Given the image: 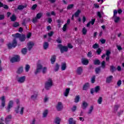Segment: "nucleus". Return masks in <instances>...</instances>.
I'll use <instances>...</instances> for the list:
<instances>
[{
  "label": "nucleus",
  "mask_w": 124,
  "mask_h": 124,
  "mask_svg": "<svg viewBox=\"0 0 124 124\" xmlns=\"http://www.w3.org/2000/svg\"><path fill=\"white\" fill-rule=\"evenodd\" d=\"M12 36L13 37H15V38L13 39L12 44L9 43L7 44V46L8 49H12L13 48H15L16 46H17V40L16 38H19L20 41L21 42H23L26 40V36L24 34L21 35V34L19 33H16L14 34H12Z\"/></svg>",
  "instance_id": "nucleus-1"
},
{
  "label": "nucleus",
  "mask_w": 124,
  "mask_h": 124,
  "mask_svg": "<svg viewBox=\"0 0 124 124\" xmlns=\"http://www.w3.org/2000/svg\"><path fill=\"white\" fill-rule=\"evenodd\" d=\"M53 86V80L52 78H48L47 81L45 82V88L46 91H49Z\"/></svg>",
  "instance_id": "nucleus-2"
},
{
  "label": "nucleus",
  "mask_w": 124,
  "mask_h": 124,
  "mask_svg": "<svg viewBox=\"0 0 124 124\" xmlns=\"http://www.w3.org/2000/svg\"><path fill=\"white\" fill-rule=\"evenodd\" d=\"M57 46L58 48H59L62 54L64 53V52H67L68 51V47L66 46H63L62 44H59Z\"/></svg>",
  "instance_id": "nucleus-3"
},
{
  "label": "nucleus",
  "mask_w": 124,
  "mask_h": 124,
  "mask_svg": "<svg viewBox=\"0 0 124 124\" xmlns=\"http://www.w3.org/2000/svg\"><path fill=\"white\" fill-rule=\"evenodd\" d=\"M42 68H43V66H42V64L41 63H37L36 70L34 71L35 75H37L38 73H40V71H41V69H42Z\"/></svg>",
  "instance_id": "nucleus-4"
},
{
  "label": "nucleus",
  "mask_w": 124,
  "mask_h": 124,
  "mask_svg": "<svg viewBox=\"0 0 124 124\" xmlns=\"http://www.w3.org/2000/svg\"><path fill=\"white\" fill-rule=\"evenodd\" d=\"M20 60H21V58H20V56L19 55H16L15 57H12L11 59V62L13 63L14 62H20Z\"/></svg>",
  "instance_id": "nucleus-5"
},
{
  "label": "nucleus",
  "mask_w": 124,
  "mask_h": 124,
  "mask_svg": "<svg viewBox=\"0 0 124 124\" xmlns=\"http://www.w3.org/2000/svg\"><path fill=\"white\" fill-rule=\"evenodd\" d=\"M13 101L12 100H10L8 104V106L7 107V110L8 113H9V112H10V109H11V108H12V107H13Z\"/></svg>",
  "instance_id": "nucleus-6"
},
{
  "label": "nucleus",
  "mask_w": 124,
  "mask_h": 124,
  "mask_svg": "<svg viewBox=\"0 0 124 124\" xmlns=\"http://www.w3.org/2000/svg\"><path fill=\"white\" fill-rule=\"evenodd\" d=\"M56 108L57 111H62V110L63 106H62V102H59L58 103L57 105L56 106Z\"/></svg>",
  "instance_id": "nucleus-7"
},
{
  "label": "nucleus",
  "mask_w": 124,
  "mask_h": 124,
  "mask_svg": "<svg viewBox=\"0 0 124 124\" xmlns=\"http://www.w3.org/2000/svg\"><path fill=\"white\" fill-rule=\"evenodd\" d=\"M0 100H1V106L3 108L5 107V96L3 95L0 97Z\"/></svg>",
  "instance_id": "nucleus-8"
},
{
  "label": "nucleus",
  "mask_w": 124,
  "mask_h": 124,
  "mask_svg": "<svg viewBox=\"0 0 124 124\" xmlns=\"http://www.w3.org/2000/svg\"><path fill=\"white\" fill-rule=\"evenodd\" d=\"M25 81H26V76H25L19 77L17 78V82L18 83H24Z\"/></svg>",
  "instance_id": "nucleus-9"
},
{
  "label": "nucleus",
  "mask_w": 124,
  "mask_h": 124,
  "mask_svg": "<svg viewBox=\"0 0 124 124\" xmlns=\"http://www.w3.org/2000/svg\"><path fill=\"white\" fill-rule=\"evenodd\" d=\"M107 57L106 58V61H109V50H107L106 52V54H104L102 55L101 58L102 59H105V57Z\"/></svg>",
  "instance_id": "nucleus-10"
},
{
  "label": "nucleus",
  "mask_w": 124,
  "mask_h": 124,
  "mask_svg": "<svg viewBox=\"0 0 124 124\" xmlns=\"http://www.w3.org/2000/svg\"><path fill=\"white\" fill-rule=\"evenodd\" d=\"M89 88H90V83L86 82L83 85L82 90L83 91H87Z\"/></svg>",
  "instance_id": "nucleus-11"
},
{
  "label": "nucleus",
  "mask_w": 124,
  "mask_h": 124,
  "mask_svg": "<svg viewBox=\"0 0 124 124\" xmlns=\"http://www.w3.org/2000/svg\"><path fill=\"white\" fill-rule=\"evenodd\" d=\"M27 46L28 47L29 51H31V49H32V47H33V46H34V43L32 42H29L27 44Z\"/></svg>",
  "instance_id": "nucleus-12"
},
{
  "label": "nucleus",
  "mask_w": 124,
  "mask_h": 124,
  "mask_svg": "<svg viewBox=\"0 0 124 124\" xmlns=\"http://www.w3.org/2000/svg\"><path fill=\"white\" fill-rule=\"evenodd\" d=\"M95 22V18L92 19L91 21H90L87 24V25H86L87 28H89L91 26V25H92V26H93V25H94V22Z\"/></svg>",
  "instance_id": "nucleus-13"
},
{
  "label": "nucleus",
  "mask_w": 124,
  "mask_h": 124,
  "mask_svg": "<svg viewBox=\"0 0 124 124\" xmlns=\"http://www.w3.org/2000/svg\"><path fill=\"white\" fill-rule=\"evenodd\" d=\"M23 71H24V67L23 66H21L17 68L16 73L17 74H21V73H23Z\"/></svg>",
  "instance_id": "nucleus-14"
},
{
  "label": "nucleus",
  "mask_w": 124,
  "mask_h": 124,
  "mask_svg": "<svg viewBox=\"0 0 124 124\" xmlns=\"http://www.w3.org/2000/svg\"><path fill=\"white\" fill-rule=\"evenodd\" d=\"M56 56L55 55H53L51 56V58L50 59V63L51 64H54L55 62H56Z\"/></svg>",
  "instance_id": "nucleus-15"
},
{
  "label": "nucleus",
  "mask_w": 124,
  "mask_h": 124,
  "mask_svg": "<svg viewBox=\"0 0 124 124\" xmlns=\"http://www.w3.org/2000/svg\"><path fill=\"white\" fill-rule=\"evenodd\" d=\"M83 72V67H78L77 70V73L78 75H81Z\"/></svg>",
  "instance_id": "nucleus-16"
},
{
  "label": "nucleus",
  "mask_w": 124,
  "mask_h": 124,
  "mask_svg": "<svg viewBox=\"0 0 124 124\" xmlns=\"http://www.w3.org/2000/svg\"><path fill=\"white\" fill-rule=\"evenodd\" d=\"M81 63L84 65H88V64H89V60L88 59H86L85 58H83L81 60Z\"/></svg>",
  "instance_id": "nucleus-17"
},
{
  "label": "nucleus",
  "mask_w": 124,
  "mask_h": 124,
  "mask_svg": "<svg viewBox=\"0 0 124 124\" xmlns=\"http://www.w3.org/2000/svg\"><path fill=\"white\" fill-rule=\"evenodd\" d=\"M88 106H89V104L85 101H83L81 105L82 109H83V110H85V109L87 108V107H88Z\"/></svg>",
  "instance_id": "nucleus-18"
},
{
  "label": "nucleus",
  "mask_w": 124,
  "mask_h": 124,
  "mask_svg": "<svg viewBox=\"0 0 124 124\" xmlns=\"http://www.w3.org/2000/svg\"><path fill=\"white\" fill-rule=\"evenodd\" d=\"M56 23H57V26L58 28L60 29V28L62 27V23H63V21H62L61 19H57Z\"/></svg>",
  "instance_id": "nucleus-19"
},
{
  "label": "nucleus",
  "mask_w": 124,
  "mask_h": 124,
  "mask_svg": "<svg viewBox=\"0 0 124 124\" xmlns=\"http://www.w3.org/2000/svg\"><path fill=\"white\" fill-rule=\"evenodd\" d=\"M66 69V63L62 62L61 64V70L62 71H63L64 70H65Z\"/></svg>",
  "instance_id": "nucleus-20"
},
{
  "label": "nucleus",
  "mask_w": 124,
  "mask_h": 124,
  "mask_svg": "<svg viewBox=\"0 0 124 124\" xmlns=\"http://www.w3.org/2000/svg\"><path fill=\"white\" fill-rule=\"evenodd\" d=\"M37 96H38V93H36L34 94L31 95V98L33 100H35V99L37 98Z\"/></svg>",
  "instance_id": "nucleus-21"
},
{
  "label": "nucleus",
  "mask_w": 124,
  "mask_h": 124,
  "mask_svg": "<svg viewBox=\"0 0 124 124\" xmlns=\"http://www.w3.org/2000/svg\"><path fill=\"white\" fill-rule=\"evenodd\" d=\"M44 50H47L49 47V43L48 42H45L43 46Z\"/></svg>",
  "instance_id": "nucleus-22"
},
{
  "label": "nucleus",
  "mask_w": 124,
  "mask_h": 124,
  "mask_svg": "<svg viewBox=\"0 0 124 124\" xmlns=\"http://www.w3.org/2000/svg\"><path fill=\"white\" fill-rule=\"evenodd\" d=\"M11 21L12 22H15L16 20H17V17H16V16L15 15H12L11 17H10Z\"/></svg>",
  "instance_id": "nucleus-23"
},
{
  "label": "nucleus",
  "mask_w": 124,
  "mask_h": 124,
  "mask_svg": "<svg viewBox=\"0 0 124 124\" xmlns=\"http://www.w3.org/2000/svg\"><path fill=\"white\" fill-rule=\"evenodd\" d=\"M68 122L69 124H76V121L73 120V118H70Z\"/></svg>",
  "instance_id": "nucleus-24"
},
{
  "label": "nucleus",
  "mask_w": 124,
  "mask_h": 124,
  "mask_svg": "<svg viewBox=\"0 0 124 124\" xmlns=\"http://www.w3.org/2000/svg\"><path fill=\"white\" fill-rule=\"evenodd\" d=\"M59 69H60V64H59L58 63H56L54 68V71L57 72L59 71Z\"/></svg>",
  "instance_id": "nucleus-25"
},
{
  "label": "nucleus",
  "mask_w": 124,
  "mask_h": 124,
  "mask_svg": "<svg viewBox=\"0 0 124 124\" xmlns=\"http://www.w3.org/2000/svg\"><path fill=\"white\" fill-rule=\"evenodd\" d=\"M80 13H81V10H78L76 11V12L75 13V14L74 15H75V17H76V18H77V17H79V15Z\"/></svg>",
  "instance_id": "nucleus-26"
},
{
  "label": "nucleus",
  "mask_w": 124,
  "mask_h": 124,
  "mask_svg": "<svg viewBox=\"0 0 124 124\" xmlns=\"http://www.w3.org/2000/svg\"><path fill=\"white\" fill-rule=\"evenodd\" d=\"M27 7V6L23 5H19L17 7V9L18 10H23L24 8H26Z\"/></svg>",
  "instance_id": "nucleus-27"
},
{
  "label": "nucleus",
  "mask_w": 124,
  "mask_h": 124,
  "mask_svg": "<svg viewBox=\"0 0 124 124\" xmlns=\"http://www.w3.org/2000/svg\"><path fill=\"white\" fill-rule=\"evenodd\" d=\"M28 52V49L27 48L24 47L21 49V53L23 54V55H26Z\"/></svg>",
  "instance_id": "nucleus-28"
},
{
  "label": "nucleus",
  "mask_w": 124,
  "mask_h": 124,
  "mask_svg": "<svg viewBox=\"0 0 124 124\" xmlns=\"http://www.w3.org/2000/svg\"><path fill=\"white\" fill-rule=\"evenodd\" d=\"M31 68V66L29 64L25 65V70L26 72H29L30 71V69Z\"/></svg>",
  "instance_id": "nucleus-29"
},
{
  "label": "nucleus",
  "mask_w": 124,
  "mask_h": 124,
  "mask_svg": "<svg viewBox=\"0 0 124 124\" xmlns=\"http://www.w3.org/2000/svg\"><path fill=\"white\" fill-rule=\"evenodd\" d=\"M70 91V88L66 89L65 93H64V96H68V94L69 93Z\"/></svg>",
  "instance_id": "nucleus-30"
},
{
  "label": "nucleus",
  "mask_w": 124,
  "mask_h": 124,
  "mask_svg": "<svg viewBox=\"0 0 124 124\" xmlns=\"http://www.w3.org/2000/svg\"><path fill=\"white\" fill-rule=\"evenodd\" d=\"M93 63L95 65H99L100 64V61L98 59L95 60Z\"/></svg>",
  "instance_id": "nucleus-31"
},
{
  "label": "nucleus",
  "mask_w": 124,
  "mask_h": 124,
  "mask_svg": "<svg viewBox=\"0 0 124 124\" xmlns=\"http://www.w3.org/2000/svg\"><path fill=\"white\" fill-rule=\"evenodd\" d=\"M48 115V109H46L44 110L43 113V118H46Z\"/></svg>",
  "instance_id": "nucleus-32"
},
{
  "label": "nucleus",
  "mask_w": 124,
  "mask_h": 124,
  "mask_svg": "<svg viewBox=\"0 0 124 124\" xmlns=\"http://www.w3.org/2000/svg\"><path fill=\"white\" fill-rule=\"evenodd\" d=\"M93 106H91L89 108V110L87 114H88V115L92 114V112H93Z\"/></svg>",
  "instance_id": "nucleus-33"
},
{
  "label": "nucleus",
  "mask_w": 124,
  "mask_h": 124,
  "mask_svg": "<svg viewBox=\"0 0 124 124\" xmlns=\"http://www.w3.org/2000/svg\"><path fill=\"white\" fill-rule=\"evenodd\" d=\"M100 91V86H97L94 88V92L96 93H97Z\"/></svg>",
  "instance_id": "nucleus-34"
},
{
  "label": "nucleus",
  "mask_w": 124,
  "mask_h": 124,
  "mask_svg": "<svg viewBox=\"0 0 124 124\" xmlns=\"http://www.w3.org/2000/svg\"><path fill=\"white\" fill-rule=\"evenodd\" d=\"M55 123L57 124H61V119L59 117H56L55 120Z\"/></svg>",
  "instance_id": "nucleus-35"
},
{
  "label": "nucleus",
  "mask_w": 124,
  "mask_h": 124,
  "mask_svg": "<svg viewBox=\"0 0 124 124\" xmlns=\"http://www.w3.org/2000/svg\"><path fill=\"white\" fill-rule=\"evenodd\" d=\"M113 19L115 23H118L119 21H120V17L117 16H113Z\"/></svg>",
  "instance_id": "nucleus-36"
},
{
  "label": "nucleus",
  "mask_w": 124,
  "mask_h": 124,
  "mask_svg": "<svg viewBox=\"0 0 124 124\" xmlns=\"http://www.w3.org/2000/svg\"><path fill=\"white\" fill-rule=\"evenodd\" d=\"M87 31H88V30H87V29H86L85 27H84L82 29V34L84 35H86V34H87Z\"/></svg>",
  "instance_id": "nucleus-37"
},
{
  "label": "nucleus",
  "mask_w": 124,
  "mask_h": 124,
  "mask_svg": "<svg viewBox=\"0 0 124 124\" xmlns=\"http://www.w3.org/2000/svg\"><path fill=\"white\" fill-rule=\"evenodd\" d=\"M80 100V96L77 95L76 96V98L75 99V102L76 103H78V102Z\"/></svg>",
  "instance_id": "nucleus-38"
},
{
  "label": "nucleus",
  "mask_w": 124,
  "mask_h": 124,
  "mask_svg": "<svg viewBox=\"0 0 124 124\" xmlns=\"http://www.w3.org/2000/svg\"><path fill=\"white\" fill-rule=\"evenodd\" d=\"M102 97H99L97 100V103H98V104H101L102 103Z\"/></svg>",
  "instance_id": "nucleus-39"
},
{
  "label": "nucleus",
  "mask_w": 124,
  "mask_h": 124,
  "mask_svg": "<svg viewBox=\"0 0 124 124\" xmlns=\"http://www.w3.org/2000/svg\"><path fill=\"white\" fill-rule=\"evenodd\" d=\"M91 81L92 84L94 83V82H95V76H93L92 77V78L91 79Z\"/></svg>",
  "instance_id": "nucleus-40"
},
{
  "label": "nucleus",
  "mask_w": 124,
  "mask_h": 124,
  "mask_svg": "<svg viewBox=\"0 0 124 124\" xmlns=\"http://www.w3.org/2000/svg\"><path fill=\"white\" fill-rule=\"evenodd\" d=\"M93 49H97V48H99V45H98V44L97 43H95L93 46Z\"/></svg>",
  "instance_id": "nucleus-41"
},
{
  "label": "nucleus",
  "mask_w": 124,
  "mask_h": 124,
  "mask_svg": "<svg viewBox=\"0 0 124 124\" xmlns=\"http://www.w3.org/2000/svg\"><path fill=\"white\" fill-rule=\"evenodd\" d=\"M19 26H20V24H19V23H18L17 22H15L13 24V27H14V28H17V27H19Z\"/></svg>",
  "instance_id": "nucleus-42"
},
{
  "label": "nucleus",
  "mask_w": 124,
  "mask_h": 124,
  "mask_svg": "<svg viewBox=\"0 0 124 124\" xmlns=\"http://www.w3.org/2000/svg\"><path fill=\"white\" fill-rule=\"evenodd\" d=\"M36 17L38 19H40L42 17V13H38L36 15Z\"/></svg>",
  "instance_id": "nucleus-43"
},
{
  "label": "nucleus",
  "mask_w": 124,
  "mask_h": 124,
  "mask_svg": "<svg viewBox=\"0 0 124 124\" xmlns=\"http://www.w3.org/2000/svg\"><path fill=\"white\" fill-rule=\"evenodd\" d=\"M101 52H102L101 48H97L96 53L97 54V55H100V54H101Z\"/></svg>",
  "instance_id": "nucleus-44"
},
{
  "label": "nucleus",
  "mask_w": 124,
  "mask_h": 124,
  "mask_svg": "<svg viewBox=\"0 0 124 124\" xmlns=\"http://www.w3.org/2000/svg\"><path fill=\"white\" fill-rule=\"evenodd\" d=\"M74 7V4H69L68 5L67 7V9L68 10V9H71V8H73Z\"/></svg>",
  "instance_id": "nucleus-45"
},
{
  "label": "nucleus",
  "mask_w": 124,
  "mask_h": 124,
  "mask_svg": "<svg viewBox=\"0 0 124 124\" xmlns=\"http://www.w3.org/2000/svg\"><path fill=\"white\" fill-rule=\"evenodd\" d=\"M56 42L59 44H61V43H62V39H61V37H58L57 39L56 40Z\"/></svg>",
  "instance_id": "nucleus-46"
},
{
  "label": "nucleus",
  "mask_w": 124,
  "mask_h": 124,
  "mask_svg": "<svg viewBox=\"0 0 124 124\" xmlns=\"http://www.w3.org/2000/svg\"><path fill=\"white\" fill-rule=\"evenodd\" d=\"M36 7H37V4H35L32 5V6L31 8V9L32 10H35V9H36Z\"/></svg>",
  "instance_id": "nucleus-47"
},
{
  "label": "nucleus",
  "mask_w": 124,
  "mask_h": 124,
  "mask_svg": "<svg viewBox=\"0 0 124 124\" xmlns=\"http://www.w3.org/2000/svg\"><path fill=\"white\" fill-rule=\"evenodd\" d=\"M95 71L96 74H98L100 72V68L97 67L95 68Z\"/></svg>",
  "instance_id": "nucleus-48"
},
{
  "label": "nucleus",
  "mask_w": 124,
  "mask_h": 124,
  "mask_svg": "<svg viewBox=\"0 0 124 124\" xmlns=\"http://www.w3.org/2000/svg\"><path fill=\"white\" fill-rule=\"evenodd\" d=\"M67 28V25L66 24H64L62 28V31H66V29Z\"/></svg>",
  "instance_id": "nucleus-49"
},
{
  "label": "nucleus",
  "mask_w": 124,
  "mask_h": 124,
  "mask_svg": "<svg viewBox=\"0 0 124 124\" xmlns=\"http://www.w3.org/2000/svg\"><path fill=\"white\" fill-rule=\"evenodd\" d=\"M116 70V68L114 66H110V71L111 72H114Z\"/></svg>",
  "instance_id": "nucleus-50"
},
{
  "label": "nucleus",
  "mask_w": 124,
  "mask_h": 124,
  "mask_svg": "<svg viewBox=\"0 0 124 124\" xmlns=\"http://www.w3.org/2000/svg\"><path fill=\"white\" fill-rule=\"evenodd\" d=\"M19 109H20V106H17V108L15 109V112L16 114L19 113Z\"/></svg>",
  "instance_id": "nucleus-51"
},
{
  "label": "nucleus",
  "mask_w": 124,
  "mask_h": 124,
  "mask_svg": "<svg viewBox=\"0 0 124 124\" xmlns=\"http://www.w3.org/2000/svg\"><path fill=\"white\" fill-rule=\"evenodd\" d=\"M77 109V107L76 106H74L73 108H71V110L72 112H75Z\"/></svg>",
  "instance_id": "nucleus-52"
},
{
  "label": "nucleus",
  "mask_w": 124,
  "mask_h": 124,
  "mask_svg": "<svg viewBox=\"0 0 124 124\" xmlns=\"http://www.w3.org/2000/svg\"><path fill=\"white\" fill-rule=\"evenodd\" d=\"M46 71H47V67H44L43 68V70H42L43 74H45V73H46Z\"/></svg>",
  "instance_id": "nucleus-53"
},
{
  "label": "nucleus",
  "mask_w": 124,
  "mask_h": 124,
  "mask_svg": "<svg viewBox=\"0 0 124 124\" xmlns=\"http://www.w3.org/2000/svg\"><path fill=\"white\" fill-rule=\"evenodd\" d=\"M5 18V16H4V15H0V21L4 20Z\"/></svg>",
  "instance_id": "nucleus-54"
},
{
  "label": "nucleus",
  "mask_w": 124,
  "mask_h": 124,
  "mask_svg": "<svg viewBox=\"0 0 124 124\" xmlns=\"http://www.w3.org/2000/svg\"><path fill=\"white\" fill-rule=\"evenodd\" d=\"M37 20H38V19L36 17H35L32 19V22L34 24V23L37 22Z\"/></svg>",
  "instance_id": "nucleus-55"
},
{
  "label": "nucleus",
  "mask_w": 124,
  "mask_h": 124,
  "mask_svg": "<svg viewBox=\"0 0 124 124\" xmlns=\"http://www.w3.org/2000/svg\"><path fill=\"white\" fill-rule=\"evenodd\" d=\"M68 47V49L69 48V49H72V48H73V46H72V45H71V44L69 43L67 45V46Z\"/></svg>",
  "instance_id": "nucleus-56"
},
{
  "label": "nucleus",
  "mask_w": 124,
  "mask_h": 124,
  "mask_svg": "<svg viewBox=\"0 0 124 124\" xmlns=\"http://www.w3.org/2000/svg\"><path fill=\"white\" fill-rule=\"evenodd\" d=\"M53 34H54V31H51L49 33H48V35L49 37L53 36Z\"/></svg>",
  "instance_id": "nucleus-57"
},
{
  "label": "nucleus",
  "mask_w": 124,
  "mask_h": 124,
  "mask_svg": "<svg viewBox=\"0 0 124 124\" xmlns=\"http://www.w3.org/2000/svg\"><path fill=\"white\" fill-rule=\"evenodd\" d=\"M101 66L103 68H105V61H103L101 63Z\"/></svg>",
  "instance_id": "nucleus-58"
},
{
  "label": "nucleus",
  "mask_w": 124,
  "mask_h": 124,
  "mask_svg": "<svg viewBox=\"0 0 124 124\" xmlns=\"http://www.w3.org/2000/svg\"><path fill=\"white\" fill-rule=\"evenodd\" d=\"M25 109V108L22 107L21 108V110L20 111V115H23L24 114V109Z\"/></svg>",
  "instance_id": "nucleus-59"
},
{
  "label": "nucleus",
  "mask_w": 124,
  "mask_h": 124,
  "mask_svg": "<svg viewBox=\"0 0 124 124\" xmlns=\"http://www.w3.org/2000/svg\"><path fill=\"white\" fill-rule=\"evenodd\" d=\"M92 55H93V53H92V51H89L87 54V56L89 57L90 58H92Z\"/></svg>",
  "instance_id": "nucleus-60"
},
{
  "label": "nucleus",
  "mask_w": 124,
  "mask_h": 124,
  "mask_svg": "<svg viewBox=\"0 0 124 124\" xmlns=\"http://www.w3.org/2000/svg\"><path fill=\"white\" fill-rule=\"evenodd\" d=\"M122 85V80H119L117 82V86L120 87Z\"/></svg>",
  "instance_id": "nucleus-61"
},
{
  "label": "nucleus",
  "mask_w": 124,
  "mask_h": 124,
  "mask_svg": "<svg viewBox=\"0 0 124 124\" xmlns=\"http://www.w3.org/2000/svg\"><path fill=\"white\" fill-rule=\"evenodd\" d=\"M9 122H10V119H7L6 118H5V123L6 124H9Z\"/></svg>",
  "instance_id": "nucleus-62"
},
{
  "label": "nucleus",
  "mask_w": 124,
  "mask_h": 124,
  "mask_svg": "<svg viewBox=\"0 0 124 124\" xmlns=\"http://www.w3.org/2000/svg\"><path fill=\"white\" fill-rule=\"evenodd\" d=\"M93 6L95 8H99V5L98 4L94 3Z\"/></svg>",
  "instance_id": "nucleus-63"
},
{
  "label": "nucleus",
  "mask_w": 124,
  "mask_h": 124,
  "mask_svg": "<svg viewBox=\"0 0 124 124\" xmlns=\"http://www.w3.org/2000/svg\"><path fill=\"white\" fill-rule=\"evenodd\" d=\"M31 32L28 33L27 35V38H31Z\"/></svg>",
  "instance_id": "nucleus-64"
}]
</instances>
